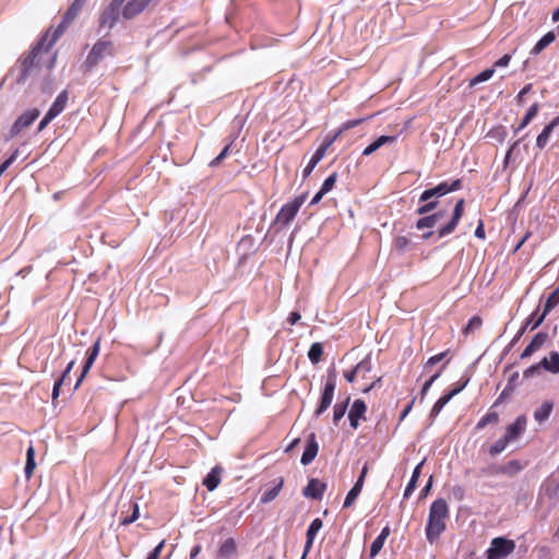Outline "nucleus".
Segmentation results:
<instances>
[{
	"instance_id": "4c0bfd02",
	"label": "nucleus",
	"mask_w": 559,
	"mask_h": 559,
	"mask_svg": "<svg viewBox=\"0 0 559 559\" xmlns=\"http://www.w3.org/2000/svg\"><path fill=\"white\" fill-rule=\"evenodd\" d=\"M323 355V346L321 343H313L308 352V358L312 364L321 361Z\"/></svg>"
},
{
	"instance_id": "3c124183",
	"label": "nucleus",
	"mask_w": 559,
	"mask_h": 559,
	"mask_svg": "<svg viewBox=\"0 0 559 559\" xmlns=\"http://www.w3.org/2000/svg\"><path fill=\"white\" fill-rule=\"evenodd\" d=\"M336 178H337L336 173H333L331 176H329V177L323 181V183H322V186H321L320 190H321L322 192H324L325 194H326L328 192H330V191L334 188V186H335Z\"/></svg>"
},
{
	"instance_id": "bb28decb",
	"label": "nucleus",
	"mask_w": 559,
	"mask_h": 559,
	"mask_svg": "<svg viewBox=\"0 0 559 559\" xmlns=\"http://www.w3.org/2000/svg\"><path fill=\"white\" fill-rule=\"evenodd\" d=\"M391 531L389 526L382 528L379 536L372 542L370 546V557L374 558L382 549L385 539L389 537Z\"/></svg>"
},
{
	"instance_id": "c9c22d12",
	"label": "nucleus",
	"mask_w": 559,
	"mask_h": 559,
	"mask_svg": "<svg viewBox=\"0 0 559 559\" xmlns=\"http://www.w3.org/2000/svg\"><path fill=\"white\" fill-rule=\"evenodd\" d=\"M362 487H364V484H361V481H356L355 483V485L348 491V493H347V496L345 498L344 506H343L344 508H349V507H352L354 504L355 500L357 499V497L361 492Z\"/></svg>"
},
{
	"instance_id": "b1692460",
	"label": "nucleus",
	"mask_w": 559,
	"mask_h": 559,
	"mask_svg": "<svg viewBox=\"0 0 559 559\" xmlns=\"http://www.w3.org/2000/svg\"><path fill=\"white\" fill-rule=\"evenodd\" d=\"M443 212L442 211H439V212H436L433 214H430V215H425L424 217L419 218L416 224H415V227L418 229V230H424L426 228L428 229H431L436 224L437 222L443 217Z\"/></svg>"
},
{
	"instance_id": "5701e85b",
	"label": "nucleus",
	"mask_w": 559,
	"mask_h": 559,
	"mask_svg": "<svg viewBox=\"0 0 559 559\" xmlns=\"http://www.w3.org/2000/svg\"><path fill=\"white\" fill-rule=\"evenodd\" d=\"M396 141L395 135H381L377 140H374L371 144H369L365 150L362 151L364 156H369L376 151H378L381 146L384 144H391Z\"/></svg>"
},
{
	"instance_id": "052dcab7",
	"label": "nucleus",
	"mask_w": 559,
	"mask_h": 559,
	"mask_svg": "<svg viewBox=\"0 0 559 559\" xmlns=\"http://www.w3.org/2000/svg\"><path fill=\"white\" fill-rule=\"evenodd\" d=\"M55 118L51 117L49 114L46 112L44 118L40 120L38 124V132L43 131Z\"/></svg>"
},
{
	"instance_id": "a878e982",
	"label": "nucleus",
	"mask_w": 559,
	"mask_h": 559,
	"mask_svg": "<svg viewBox=\"0 0 559 559\" xmlns=\"http://www.w3.org/2000/svg\"><path fill=\"white\" fill-rule=\"evenodd\" d=\"M221 467L216 466L211 469V472L203 479V485L206 487L209 491H213L217 488L221 483Z\"/></svg>"
},
{
	"instance_id": "1a4fd4ad",
	"label": "nucleus",
	"mask_w": 559,
	"mask_h": 559,
	"mask_svg": "<svg viewBox=\"0 0 559 559\" xmlns=\"http://www.w3.org/2000/svg\"><path fill=\"white\" fill-rule=\"evenodd\" d=\"M39 110L33 108L24 111L13 123L10 130L11 136L17 135L24 129L28 128L39 116Z\"/></svg>"
},
{
	"instance_id": "473e14b6",
	"label": "nucleus",
	"mask_w": 559,
	"mask_h": 559,
	"mask_svg": "<svg viewBox=\"0 0 559 559\" xmlns=\"http://www.w3.org/2000/svg\"><path fill=\"white\" fill-rule=\"evenodd\" d=\"M538 110H539V105L537 103H534L526 111L521 123L514 129V132L518 133L521 130H523L524 128H526L530 124V122L537 116Z\"/></svg>"
},
{
	"instance_id": "393cba45",
	"label": "nucleus",
	"mask_w": 559,
	"mask_h": 559,
	"mask_svg": "<svg viewBox=\"0 0 559 559\" xmlns=\"http://www.w3.org/2000/svg\"><path fill=\"white\" fill-rule=\"evenodd\" d=\"M284 486V478L283 477H280L277 478L275 481H274V486L269 488V489H265L261 496V502L262 503H267V502H271L273 501L280 493V491L282 490Z\"/></svg>"
},
{
	"instance_id": "ea45409f",
	"label": "nucleus",
	"mask_w": 559,
	"mask_h": 559,
	"mask_svg": "<svg viewBox=\"0 0 559 559\" xmlns=\"http://www.w3.org/2000/svg\"><path fill=\"white\" fill-rule=\"evenodd\" d=\"M499 421V415L496 412H488L484 415L476 424V429L481 430L489 424H497Z\"/></svg>"
},
{
	"instance_id": "6ab92c4d",
	"label": "nucleus",
	"mask_w": 559,
	"mask_h": 559,
	"mask_svg": "<svg viewBox=\"0 0 559 559\" xmlns=\"http://www.w3.org/2000/svg\"><path fill=\"white\" fill-rule=\"evenodd\" d=\"M367 411V405L362 400H355L348 414L350 426L356 429L359 425V419L364 417Z\"/></svg>"
},
{
	"instance_id": "ddd939ff",
	"label": "nucleus",
	"mask_w": 559,
	"mask_h": 559,
	"mask_svg": "<svg viewBox=\"0 0 559 559\" xmlns=\"http://www.w3.org/2000/svg\"><path fill=\"white\" fill-rule=\"evenodd\" d=\"M468 383V379L463 381L461 384L456 385L454 389H452L447 394L442 395L432 406L430 411L431 417H437L439 413L442 411V408L449 403V401L459 394Z\"/></svg>"
},
{
	"instance_id": "f03ea898",
	"label": "nucleus",
	"mask_w": 559,
	"mask_h": 559,
	"mask_svg": "<svg viewBox=\"0 0 559 559\" xmlns=\"http://www.w3.org/2000/svg\"><path fill=\"white\" fill-rule=\"evenodd\" d=\"M462 181L460 179H455L452 183L441 182L435 188L425 190L420 197L419 202H425V204L420 205L416 213L418 215L429 214L438 206V198L445 195L449 192L456 191L461 189Z\"/></svg>"
},
{
	"instance_id": "72a5a7b5",
	"label": "nucleus",
	"mask_w": 559,
	"mask_h": 559,
	"mask_svg": "<svg viewBox=\"0 0 559 559\" xmlns=\"http://www.w3.org/2000/svg\"><path fill=\"white\" fill-rule=\"evenodd\" d=\"M325 152L323 148L318 147L312 157L310 158L308 165L305 167L302 175L305 178L310 176L317 164L324 157Z\"/></svg>"
},
{
	"instance_id": "4d7b16f0",
	"label": "nucleus",
	"mask_w": 559,
	"mask_h": 559,
	"mask_svg": "<svg viewBox=\"0 0 559 559\" xmlns=\"http://www.w3.org/2000/svg\"><path fill=\"white\" fill-rule=\"evenodd\" d=\"M165 545V540H162L148 555L147 559H158L163 548Z\"/></svg>"
},
{
	"instance_id": "a211bd4d",
	"label": "nucleus",
	"mask_w": 559,
	"mask_h": 559,
	"mask_svg": "<svg viewBox=\"0 0 559 559\" xmlns=\"http://www.w3.org/2000/svg\"><path fill=\"white\" fill-rule=\"evenodd\" d=\"M152 0H130L123 7L122 14L126 19H132L140 14Z\"/></svg>"
},
{
	"instance_id": "c85d7f7f",
	"label": "nucleus",
	"mask_w": 559,
	"mask_h": 559,
	"mask_svg": "<svg viewBox=\"0 0 559 559\" xmlns=\"http://www.w3.org/2000/svg\"><path fill=\"white\" fill-rule=\"evenodd\" d=\"M542 367L552 373L559 372V353L551 352L549 357H545L540 361Z\"/></svg>"
},
{
	"instance_id": "a18cd8bd",
	"label": "nucleus",
	"mask_w": 559,
	"mask_h": 559,
	"mask_svg": "<svg viewBox=\"0 0 559 559\" xmlns=\"http://www.w3.org/2000/svg\"><path fill=\"white\" fill-rule=\"evenodd\" d=\"M510 443V441L503 436L500 439H498L489 449V454L491 456H495L499 453H501L507 445Z\"/></svg>"
},
{
	"instance_id": "f3484780",
	"label": "nucleus",
	"mask_w": 559,
	"mask_h": 559,
	"mask_svg": "<svg viewBox=\"0 0 559 559\" xmlns=\"http://www.w3.org/2000/svg\"><path fill=\"white\" fill-rule=\"evenodd\" d=\"M318 451H319V444L316 440V435L312 432L308 437L306 449L301 455V460H300L301 464L302 465L310 464L316 459Z\"/></svg>"
},
{
	"instance_id": "412c9836",
	"label": "nucleus",
	"mask_w": 559,
	"mask_h": 559,
	"mask_svg": "<svg viewBox=\"0 0 559 559\" xmlns=\"http://www.w3.org/2000/svg\"><path fill=\"white\" fill-rule=\"evenodd\" d=\"M68 99H69V93L67 90H63L62 92L59 93V95L57 96V98L55 99V102L52 103L50 108L48 109L47 114H49L53 118L59 116L67 107Z\"/></svg>"
},
{
	"instance_id": "4468645a",
	"label": "nucleus",
	"mask_w": 559,
	"mask_h": 559,
	"mask_svg": "<svg viewBox=\"0 0 559 559\" xmlns=\"http://www.w3.org/2000/svg\"><path fill=\"white\" fill-rule=\"evenodd\" d=\"M99 350H100V337H98L95 341V343L87 349V353H86L87 357H86V360L84 362L81 377L78 379V381L75 383V388H78L81 384L83 378L87 374V372L92 368V366L95 362L97 356L99 355Z\"/></svg>"
},
{
	"instance_id": "680f3d73",
	"label": "nucleus",
	"mask_w": 559,
	"mask_h": 559,
	"mask_svg": "<svg viewBox=\"0 0 559 559\" xmlns=\"http://www.w3.org/2000/svg\"><path fill=\"white\" fill-rule=\"evenodd\" d=\"M63 381H64L63 378H59L55 382L53 388H52V401H55L59 396L60 388H61Z\"/></svg>"
},
{
	"instance_id": "864d4df0",
	"label": "nucleus",
	"mask_w": 559,
	"mask_h": 559,
	"mask_svg": "<svg viewBox=\"0 0 559 559\" xmlns=\"http://www.w3.org/2000/svg\"><path fill=\"white\" fill-rule=\"evenodd\" d=\"M365 121V118H360V119H353V120H347L346 122H344L340 129H341V132H345L349 129H353V128H356L358 127L360 123H362Z\"/></svg>"
},
{
	"instance_id": "2f4dec72",
	"label": "nucleus",
	"mask_w": 559,
	"mask_h": 559,
	"mask_svg": "<svg viewBox=\"0 0 559 559\" xmlns=\"http://www.w3.org/2000/svg\"><path fill=\"white\" fill-rule=\"evenodd\" d=\"M556 39L554 32L546 33L533 47L531 53L538 55Z\"/></svg>"
},
{
	"instance_id": "4be33fe9",
	"label": "nucleus",
	"mask_w": 559,
	"mask_h": 559,
	"mask_svg": "<svg viewBox=\"0 0 559 559\" xmlns=\"http://www.w3.org/2000/svg\"><path fill=\"white\" fill-rule=\"evenodd\" d=\"M547 334L546 333H537L531 343L524 348V350L521 354V358H527L532 356L536 350H538L546 342Z\"/></svg>"
},
{
	"instance_id": "f8f14e48",
	"label": "nucleus",
	"mask_w": 559,
	"mask_h": 559,
	"mask_svg": "<svg viewBox=\"0 0 559 559\" xmlns=\"http://www.w3.org/2000/svg\"><path fill=\"white\" fill-rule=\"evenodd\" d=\"M527 418L525 415L516 417V419L507 427L504 437L510 442L515 441L520 436H522L525 432Z\"/></svg>"
},
{
	"instance_id": "20e7f679",
	"label": "nucleus",
	"mask_w": 559,
	"mask_h": 559,
	"mask_svg": "<svg viewBox=\"0 0 559 559\" xmlns=\"http://www.w3.org/2000/svg\"><path fill=\"white\" fill-rule=\"evenodd\" d=\"M87 0H74L64 13L62 21L53 31L51 38L49 39L47 49H50L70 24L76 19L79 13L82 11Z\"/></svg>"
},
{
	"instance_id": "aec40b11",
	"label": "nucleus",
	"mask_w": 559,
	"mask_h": 559,
	"mask_svg": "<svg viewBox=\"0 0 559 559\" xmlns=\"http://www.w3.org/2000/svg\"><path fill=\"white\" fill-rule=\"evenodd\" d=\"M557 126H559V115L555 117L537 136L536 146L538 148L543 150L548 144L551 132Z\"/></svg>"
},
{
	"instance_id": "f704fd0d",
	"label": "nucleus",
	"mask_w": 559,
	"mask_h": 559,
	"mask_svg": "<svg viewBox=\"0 0 559 559\" xmlns=\"http://www.w3.org/2000/svg\"><path fill=\"white\" fill-rule=\"evenodd\" d=\"M237 546L234 538H227L219 547L218 554L221 557L229 558L236 554Z\"/></svg>"
},
{
	"instance_id": "37998d69",
	"label": "nucleus",
	"mask_w": 559,
	"mask_h": 559,
	"mask_svg": "<svg viewBox=\"0 0 559 559\" xmlns=\"http://www.w3.org/2000/svg\"><path fill=\"white\" fill-rule=\"evenodd\" d=\"M521 468H522V466H521L520 462L516 460H512V461H509L506 465L500 466L498 472L503 473V474H509V475H515L516 473H519L521 471Z\"/></svg>"
},
{
	"instance_id": "cd10ccee",
	"label": "nucleus",
	"mask_w": 559,
	"mask_h": 559,
	"mask_svg": "<svg viewBox=\"0 0 559 559\" xmlns=\"http://www.w3.org/2000/svg\"><path fill=\"white\" fill-rule=\"evenodd\" d=\"M414 248L413 241L406 236H395L392 241V249L397 253H404Z\"/></svg>"
},
{
	"instance_id": "13d9d810",
	"label": "nucleus",
	"mask_w": 559,
	"mask_h": 559,
	"mask_svg": "<svg viewBox=\"0 0 559 559\" xmlns=\"http://www.w3.org/2000/svg\"><path fill=\"white\" fill-rule=\"evenodd\" d=\"M448 352H442V353H439L432 357H430L427 362H426V366H432V365H436L437 362L441 361L445 355H447Z\"/></svg>"
},
{
	"instance_id": "dca6fc26",
	"label": "nucleus",
	"mask_w": 559,
	"mask_h": 559,
	"mask_svg": "<svg viewBox=\"0 0 559 559\" xmlns=\"http://www.w3.org/2000/svg\"><path fill=\"white\" fill-rule=\"evenodd\" d=\"M325 489H326L325 483H323L317 478H311L308 481V485L305 487L302 493L306 497H310L316 500H321L324 495Z\"/></svg>"
},
{
	"instance_id": "338daca9",
	"label": "nucleus",
	"mask_w": 559,
	"mask_h": 559,
	"mask_svg": "<svg viewBox=\"0 0 559 559\" xmlns=\"http://www.w3.org/2000/svg\"><path fill=\"white\" fill-rule=\"evenodd\" d=\"M475 236L479 239H485L486 235H485V229H484V225L483 223L480 222L479 225L477 226L476 230H475Z\"/></svg>"
},
{
	"instance_id": "603ef678",
	"label": "nucleus",
	"mask_w": 559,
	"mask_h": 559,
	"mask_svg": "<svg viewBox=\"0 0 559 559\" xmlns=\"http://www.w3.org/2000/svg\"><path fill=\"white\" fill-rule=\"evenodd\" d=\"M19 155V150H15L10 157H8L1 165H0V177L2 174L15 162Z\"/></svg>"
},
{
	"instance_id": "9d476101",
	"label": "nucleus",
	"mask_w": 559,
	"mask_h": 559,
	"mask_svg": "<svg viewBox=\"0 0 559 559\" xmlns=\"http://www.w3.org/2000/svg\"><path fill=\"white\" fill-rule=\"evenodd\" d=\"M335 386H336L335 379L332 377H329L325 382L322 395H321L320 404L314 412V415L317 417H319L321 414H323L330 407V405L333 401V397H334Z\"/></svg>"
},
{
	"instance_id": "423d86ee",
	"label": "nucleus",
	"mask_w": 559,
	"mask_h": 559,
	"mask_svg": "<svg viewBox=\"0 0 559 559\" xmlns=\"http://www.w3.org/2000/svg\"><path fill=\"white\" fill-rule=\"evenodd\" d=\"M112 55V44L109 40H98L88 52L85 66L87 69H92L99 63V61L106 56Z\"/></svg>"
},
{
	"instance_id": "8fccbe9b",
	"label": "nucleus",
	"mask_w": 559,
	"mask_h": 559,
	"mask_svg": "<svg viewBox=\"0 0 559 559\" xmlns=\"http://www.w3.org/2000/svg\"><path fill=\"white\" fill-rule=\"evenodd\" d=\"M343 134L341 132V129L338 128L333 134H328L321 145L320 148H323V151L326 153L328 148Z\"/></svg>"
},
{
	"instance_id": "bf43d9fd",
	"label": "nucleus",
	"mask_w": 559,
	"mask_h": 559,
	"mask_svg": "<svg viewBox=\"0 0 559 559\" xmlns=\"http://www.w3.org/2000/svg\"><path fill=\"white\" fill-rule=\"evenodd\" d=\"M540 367H542L540 362H538V364H536V365H533V366L528 367V368L524 371V373H523V374H524V377H525V378H530V377L534 376L536 372H538V371H539Z\"/></svg>"
},
{
	"instance_id": "c756f323",
	"label": "nucleus",
	"mask_w": 559,
	"mask_h": 559,
	"mask_svg": "<svg viewBox=\"0 0 559 559\" xmlns=\"http://www.w3.org/2000/svg\"><path fill=\"white\" fill-rule=\"evenodd\" d=\"M554 403L550 401H545L543 404L535 409L534 418L538 423H543L547 420L552 412Z\"/></svg>"
},
{
	"instance_id": "0e129e2a",
	"label": "nucleus",
	"mask_w": 559,
	"mask_h": 559,
	"mask_svg": "<svg viewBox=\"0 0 559 559\" xmlns=\"http://www.w3.org/2000/svg\"><path fill=\"white\" fill-rule=\"evenodd\" d=\"M520 143V140L515 141L511 146L510 148L508 150L507 154H506V157H504V166L507 167L509 162H510V158H511V155L513 153V151L518 147Z\"/></svg>"
},
{
	"instance_id": "e2e57ef3",
	"label": "nucleus",
	"mask_w": 559,
	"mask_h": 559,
	"mask_svg": "<svg viewBox=\"0 0 559 559\" xmlns=\"http://www.w3.org/2000/svg\"><path fill=\"white\" fill-rule=\"evenodd\" d=\"M532 88V84H526L518 94L516 100L519 104H522L524 102L525 94H527Z\"/></svg>"
},
{
	"instance_id": "6e6552de",
	"label": "nucleus",
	"mask_w": 559,
	"mask_h": 559,
	"mask_svg": "<svg viewBox=\"0 0 559 559\" xmlns=\"http://www.w3.org/2000/svg\"><path fill=\"white\" fill-rule=\"evenodd\" d=\"M464 199H460L453 210L452 217L448 224L438 229V238H443L452 234L459 225L460 219L464 214Z\"/></svg>"
},
{
	"instance_id": "5fc2aeb1",
	"label": "nucleus",
	"mask_w": 559,
	"mask_h": 559,
	"mask_svg": "<svg viewBox=\"0 0 559 559\" xmlns=\"http://www.w3.org/2000/svg\"><path fill=\"white\" fill-rule=\"evenodd\" d=\"M443 369H444V366L441 368V370L439 372L435 373L429 380H427L424 383V385L421 388V392H420L423 396L428 392V390L430 389L432 383L440 377Z\"/></svg>"
},
{
	"instance_id": "6e6d98bb",
	"label": "nucleus",
	"mask_w": 559,
	"mask_h": 559,
	"mask_svg": "<svg viewBox=\"0 0 559 559\" xmlns=\"http://www.w3.org/2000/svg\"><path fill=\"white\" fill-rule=\"evenodd\" d=\"M511 55L509 53H506L503 55L500 59H498L495 64H493V68H504V67H508L510 61H511Z\"/></svg>"
},
{
	"instance_id": "f257e3e1",
	"label": "nucleus",
	"mask_w": 559,
	"mask_h": 559,
	"mask_svg": "<svg viewBox=\"0 0 559 559\" xmlns=\"http://www.w3.org/2000/svg\"><path fill=\"white\" fill-rule=\"evenodd\" d=\"M448 515L449 507L444 499L440 498L431 503L426 525V537L429 543H435L445 531Z\"/></svg>"
},
{
	"instance_id": "49530a36",
	"label": "nucleus",
	"mask_w": 559,
	"mask_h": 559,
	"mask_svg": "<svg viewBox=\"0 0 559 559\" xmlns=\"http://www.w3.org/2000/svg\"><path fill=\"white\" fill-rule=\"evenodd\" d=\"M546 316L547 314L544 311L539 314L537 309L527 319L526 326L532 325V330L538 328L544 322Z\"/></svg>"
},
{
	"instance_id": "79ce46f5",
	"label": "nucleus",
	"mask_w": 559,
	"mask_h": 559,
	"mask_svg": "<svg viewBox=\"0 0 559 559\" xmlns=\"http://www.w3.org/2000/svg\"><path fill=\"white\" fill-rule=\"evenodd\" d=\"M493 73H495V68L486 69V70L481 71L479 74H477L469 81V87H474L475 85H477L481 82L488 81L489 79L492 78Z\"/></svg>"
},
{
	"instance_id": "774afa93",
	"label": "nucleus",
	"mask_w": 559,
	"mask_h": 559,
	"mask_svg": "<svg viewBox=\"0 0 559 559\" xmlns=\"http://www.w3.org/2000/svg\"><path fill=\"white\" fill-rule=\"evenodd\" d=\"M201 550H202L201 545H195L194 547H192V549L190 551L189 559H197V557L200 555Z\"/></svg>"
},
{
	"instance_id": "09e8293b",
	"label": "nucleus",
	"mask_w": 559,
	"mask_h": 559,
	"mask_svg": "<svg viewBox=\"0 0 559 559\" xmlns=\"http://www.w3.org/2000/svg\"><path fill=\"white\" fill-rule=\"evenodd\" d=\"M130 508L132 509V514L130 516H126V518L121 519V521H120L121 525H124V526L129 525L139 519V516H140L139 504L136 502H130Z\"/></svg>"
},
{
	"instance_id": "de8ad7c7",
	"label": "nucleus",
	"mask_w": 559,
	"mask_h": 559,
	"mask_svg": "<svg viewBox=\"0 0 559 559\" xmlns=\"http://www.w3.org/2000/svg\"><path fill=\"white\" fill-rule=\"evenodd\" d=\"M349 399L345 403H337L333 407V421L337 424L345 415Z\"/></svg>"
},
{
	"instance_id": "69168bd1",
	"label": "nucleus",
	"mask_w": 559,
	"mask_h": 559,
	"mask_svg": "<svg viewBox=\"0 0 559 559\" xmlns=\"http://www.w3.org/2000/svg\"><path fill=\"white\" fill-rule=\"evenodd\" d=\"M300 318L301 316L299 312L293 311L289 313L287 321L289 322V324L294 325L300 320Z\"/></svg>"
},
{
	"instance_id": "a19ab883",
	"label": "nucleus",
	"mask_w": 559,
	"mask_h": 559,
	"mask_svg": "<svg viewBox=\"0 0 559 559\" xmlns=\"http://www.w3.org/2000/svg\"><path fill=\"white\" fill-rule=\"evenodd\" d=\"M483 325V319L479 316H474L469 319L466 326L462 330L464 335H468L474 333L476 330H479Z\"/></svg>"
},
{
	"instance_id": "7ed1b4c3",
	"label": "nucleus",
	"mask_w": 559,
	"mask_h": 559,
	"mask_svg": "<svg viewBox=\"0 0 559 559\" xmlns=\"http://www.w3.org/2000/svg\"><path fill=\"white\" fill-rule=\"evenodd\" d=\"M49 32H46V34L40 38L38 44L33 47V49L28 52V55L21 61V74L17 79L19 83H23L27 80V78L32 74L33 68L38 67V56L45 49H47L48 44L46 45V41L48 39Z\"/></svg>"
},
{
	"instance_id": "0eeeda50",
	"label": "nucleus",
	"mask_w": 559,
	"mask_h": 559,
	"mask_svg": "<svg viewBox=\"0 0 559 559\" xmlns=\"http://www.w3.org/2000/svg\"><path fill=\"white\" fill-rule=\"evenodd\" d=\"M515 543L503 537H496L491 540V547L488 549V559H500L513 552Z\"/></svg>"
},
{
	"instance_id": "39448f33",
	"label": "nucleus",
	"mask_w": 559,
	"mask_h": 559,
	"mask_svg": "<svg viewBox=\"0 0 559 559\" xmlns=\"http://www.w3.org/2000/svg\"><path fill=\"white\" fill-rule=\"evenodd\" d=\"M306 198V194H301L296 197L288 203L284 204L281 207L280 212L277 213L274 219V224L280 226L281 228L288 226L296 217L301 205L305 203Z\"/></svg>"
},
{
	"instance_id": "58836bf2",
	"label": "nucleus",
	"mask_w": 559,
	"mask_h": 559,
	"mask_svg": "<svg viewBox=\"0 0 559 559\" xmlns=\"http://www.w3.org/2000/svg\"><path fill=\"white\" fill-rule=\"evenodd\" d=\"M36 463H35V450L33 445H29V448L26 451V464H25V475L27 478H29L35 469Z\"/></svg>"
},
{
	"instance_id": "e433bc0d",
	"label": "nucleus",
	"mask_w": 559,
	"mask_h": 559,
	"mask_svg": "<svg viewBox=\"0 0 559 559\" xmlns=\"http://www.w3.org/2000/svg\"><path fill=\"white\" fill-rule=\"evenodd\" d=\"M357 377L366 378L372 369L371 357L367 355L361 361H359L354 368Z\"/></svg>"
},
{
	"instance_id": "9b49d317",
	"label": "nucleus",
	"mask_w": 559,
	"mask_h": 559,
	"mask_svg": "<svg viewBox=\"0 0 559 559\" xmlns=\"http://www.w3.org/2000/svg\"><path fill=\"white\" fill-rule=\"evenodd\" d=\"M123 0H114L100 16V26L111 28L117 22Z\"/></svg>"
},
{
	"instance_id": "c03bdc74",
	"label": "nucleus",
	"mask_w": 559,
	"mask_h": 559,
	"mask_svg": "<svg viewBox=\"0 0 559 559\" xmlns=\"http://www.w3.org/2000/svg\"><path fill=\"white\" fill-rule=\"evenodd\" d=\"M559 304V288L554 290L544 305V312L548 314Z\"/></svg>"
},
{
	"instance_id": "2eb2a0df",
	"label": "nucleus",
	"mask_w": 559,
	"mask_h": 559,
	"mask_svg": "<svg viewBox=\"0 0 559 559\" xmlns=\"http://www.w3.org/2000/svg\"><path fill=\"white\" fill-rule=\"evenodd\" d=\"M322 526L323 522L319 518L312 520V522L310 523L306 533V544L301 559H306L307 555L310 552L316 535L322 528Z\"/></svg>"
},
{
	"instance_id": "7c9ffc66",
	"label": "nucleus",
	"mask_w": 559,
	"mask_h": 559,
	"mask_svg": "<svg viewBox=\"0 0 559 559\" xmlns=\"http://www.w3.org/2000/svg\"><path fill=\"white\" fill-rule=\"evenodd\" d=\"M424 465V462H420L413 471V474H412V477H411V480L408 481L405 490H404V493H403V497L404 499H408L411 497V495L414 492L415 488H416V485H417V480L420 476V473H421V467Z\"/></svg>"
}]
</instances>
